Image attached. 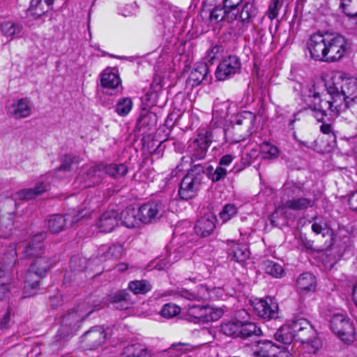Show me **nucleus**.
<instances>
[{"instance_id":"nucleus-1","label":"nucleus","mask_w":357,"mask_h":357,"mask_svg":"<svg viewBox=\"0 0 357 357\" xmlns=\"http://www.w3.org/2000/svg\"><path fill=\"white\" fill-rule=\"evenodd\" d=\"M51 266L50 259L44 255L32 260L29 270L24 277L23 297H30L36 294L40 278L46 275Z\"/></svg>"},{"instance_id":"nucleus-2","label":"nucleus","mask_w":357,"mask_h":357,"mask_svg":"<svg viewBox=\"0 0 357 357\" xmlns=\"http://www.w3.org/2000/svg\"><path fill=\"white\" fill-rule=\"evenodd\" d=\"M295 340L304 344V349L310 354H317L321 348L322 342L317 335L312 325L305 319H299L293 322Z\"/></svg>"},{"instance_id":"nucleus-3","label":"nucleus","mask_w":357,"mask_h":357,"mask_svg":"<svg viewBox=\"0 0 357 357\" xmlns=\"http://www.w3.org/2000/svg\"><path fill=\"white\" fill-rule=\"evenodd\" d=\"M204 173V168L201 165H196L188 171L178 190V195L182 199L188 200L197 195L201 188Z\"/></svg>"},{"instance_id":"nucleus-4","label":"nucleus","mask_w":357,"mask_h":357,"mask_svg":"<svg viewBox=\"0 0 357 357\" xmlns=\"http://www.w3.org/2000/svg\"><path fill=\"white\" fill-rule=\"evenodd\" d=\"M327 57L326 62L340 60L348 52L350 45L345 38L337 33H326Z\"/></svg>"},{"instance_id":"nucleus-5","label":"nucleus","mask_w":357,"mask_h":357,"mask_svg":"<svg viewBox=\"0 0 357 357\" xmlns=\"http://www.w3.org/2000/svg\"><path fill=\"white\" fill-rule=\"evenodd\" d=\"M16 260V252L11 250L0 261V300L6 298L10 293L8 285L12 281L11 268Z\"/></svg>"},{"instance_id":"nucleus-6","label":"nucleus","mask_w":357,"mask_h":357,"mask_svg":"<svg viewBox=\"0 0 357 357\" xmlns=\"http://www.w3.org/2000/svg\"><path fill=\"white\" fill-rule=\"evenodd\" d=\"M187 316L191 321L202 323H208L218 321L223 314L222 310L209 305H188Z\"/></svg>"},{"instance_id":"nucleus-7","label":"nucleus","mask_w":357,"mask_h":357,"mask_svg":"<svg viewBox=\"0 0 357 357\" xmlns=\"http://www.w3.org/2000/svg\"><path fill=\"white\" fill-rule=\"evenodd\" d=\"M221 293L220 288L209 289L207 286L201 284L193 291L184 288L178 289L174 295L176 297L184 298L190 301H206L217 299Z\"/></svg>"},{"instance_id":"nucleus-8","label":"nucleus","mask_w":357,"mask_h":357,"mask_svg":"<svg viewBox=\"0 0 357 357\" xmlns=\"http://www.w3.org/2000/svg\"><path fill=\"white\" fill-rule=\"evenodd\" d=\"M332 331L342 341L347 342L352 340L354 328L352 321L342 314H334L331 320Z\"/></svg>"},{"instance_id":"nucleus-9","label":"nucleus","mask_w":357,"mask_h":357,"mask_svg":"<svg viewBox=\"0 0 357 357\" xmlns=\"http://www.w3.org/2000/svg\"><path fill=\"white\" fill-rule=\"evenodd\" d=\"M351 76L343 72H336L331 75L321 76L317 79L314 87L326 89H349Z\"/></svg>"},{"instance_id":"nucleus-10","label":"nucleus","mask_w":357,"mask_h":357,"mask_svg":"<svg viewBox=\"0 0 357 357\" xmlns=\"http://www.w3.org/2000/svg\"><path fill=\"white\" fill-rule=\"evenodd\" d=\"M255 119V115L248 111H243L238 115L236 123L232 127V131L234 132H239V134L234 136L232 140L234 142H239L243 140L246 136L249 135Z\"/></svg>"},{"instance_id":"nucleus-11","label":"nucleus","mask_w":357,"mask_h":357,"mask_svg":"<svg viewBox=\"0 0 357 357\" xmlns=\"http://www.w3.org/2000/svg\"><path fill=\"white\" fill-rule=\"evenodd\" d=\"M211 142V135L209 132L199 133L195 138L189 141L188 149L192 161L204 158Z\"/></svg>"},{"instance_id":"nucleus-12","label":"nucleus","mask_w":357,"mask_h":357,"mask_svg":"<svg viewBox=\"0 0 357 357\" xmlns=\"http://www.w3.org/2000/svg\"><path fill=\"white\" fill-rule=\"evenodd\" d=\"M310 57L315 61H325L327 57L326 33L312 34L307 43Z\"/></svg>"},{"instance_id":"nucleus-13","label":"nucleus","mask_w":357,"mask_h":357,"mask_svg":"<svg viewBox=\"0 0 357 357\" xmlns=\"http://www.w3.org/2000/svg\"><path fill=\"white\" fill-rule=\"evenodd\" d=\"M6 111L7 115L14 119H25L31 116L33 103L27 98H20L7 104Z\"/></svg>"},{"instance_id":"nucleus-14","label":"nucleus","mask_w":357,"mask_h":357,"mask_svg":"<svg viewBox=\"0 0 357 357\" xmlns=\"http://www.w3.org/2000/svg\"><path fill=\"white\" fill-rule=\"evenodd\" d=\"M165 212L160 202H151L142 204L138 208L139 220L143 224H150L159 220Z\"/></svg>"},{"instance_id":"nucleus-15","label":"nucleus","mask_w":357,"mask_h":357,"mask_svg":"<svg viewBox=\"0 0 357 357\" xmlns=\"http://www.w3.org/2000/svg\"><path fill=\"white\" fill-rule=\"evenodd\" d=\"M241 63L238 56L230 55L224 59L218 65L215 77L218 80H225L231 75H234L240 70Z\"/></svg>"},{"instance_id":"nucleus-16","label":"nucleus","mask_w":357,"mask_h":357,"mask_svg":"<svg viewBox=\"0 0 357 357\" xmlns=\"http://www.w3.org/2000/svg\"><path fill=\"white\" fill-rule=\"evenodd\" d=\"M252 305L255 312L262 319H271L278 317V304L271 297L256 300Z\"/></svg>"},{"instance_id":"nucleus-17","label":"nucleus","mask_w":357,"mask_h":357,"mask_svg":"<svg viewBox=\"0 0 357 357\" xmlns=\"http://www.w3.org/2000/svg\"><path fill=\"white\" fill-rule=\"evenodd\" d=\"M316 200L307 197H298L288 199L284 204L276 207L275 212L283 213L286 208L293 211H302L314 206Z\"/></svg>"},{"instance_id":"nucleus-18","label":"nucleus","mask_w":357,"mask_h":357,"mask_svg":"<svg viewBox=\"0 0 357 357\" xmlns=\"http://www.w3.org/2000/svg\"><path fill=\"white\" fill-rule=\"evenodd\" d=\"M106 339L105 330L101 326H96L86 331L82 337V342L90 349H93L100 346Z\"/></svg>"},{"instance_id":"nucleus-19","label":"nucleus","mask_w":357,"mask_h":357,"mask_svg":"<svg viewBox=\"0 0 357 357\" xmlns=\"http://www.w3.org/2000/svg\"><path fill=\"white\" fill-rule=\"evenodd\" d=\"M208 66L206 61L196 63L188 79L187 85L192 88L196 87L204 79H206L209 71Z\"/></svg>"},{"instance_id":"nucleus-20","label":"nucleus","mask_w":357,"mask_h":357,"mask_svg":"<svg viewBox=\"0 0 357 357\" xmlns=\"http://www.w3.org/2000/svg\"><path fill=\"white\" fill-rule=\"evenodd\" d=\"M215 217L209 213L197 220L194 229L200 237H206L211 235L215 228Z\"/></svg>"},{"instance_id":"nucleus-21","label":"nucleus","mask_w":357,"mask_h":357,"mask_svg":"<svg viewBox=\"0 0 357 357\" xmlns=\"http://www.w3.org/2000/svg\"><path fill=\"white\" fill-rule=\"evenodd\" d=\"M104 174V164L100 163L90 167L85 172L86 178L79 176L78 181H82L84 179L83 188H88L98 184L102 179Z\"/></svg>"},{"instance_id":"nucleus-22","label":"nucleus","mask_w":357,"mask_h":357,"mask_svg":"<svg viewBox=\"0 0 357 357\" xmlns=\"http://www.w3.org/2000/svg\"><path fill=\"white\" fill-rule=\"evenodd\" d=\"M330 94L333 99V102H328L331 106L335 104L336 107L342 108L344 105V108H349L357 102V91L349 95L347 94L345 91H332Z\"/></svg>"},{"instance_id":"nucleus-23","label":"nucleus","mask_w":357,"mask_h":357,"mask_svg":"<svg viewBox=\"0 0 357 357\" xmlns=\"http://www.w3.org/2000/svg\"><path fill=\"white\" fill-rule=\"evenodd\" d=\"M119 221V213L116 211H107L100 215L97 226L102 232H110L118 225Z\"/></svg>"},{"instance_id":"nucleus-24","label":"nucleus","mask_w":357,"mask_h":357,"mask_svg":"<svg viewBox=\"0 0 357 357\" xmlns=\"http://www.w3.org/2000/svg\"><path fill=\"white\" fill-rule=\"evenodd\" d=\"M42 234H37L33 236L31 243H29L22 252L25 258H31L32 260L36 257H41L44 254V245L42 242Z\"/></svg>"},{"instance_id":"nucleus-25","label":"nucleus","mask_w":357,"mask_h":357,"mask_svg":"<svg viewBox=\"0 0 357 357\" xmlns=\"http://www.w3.org/2000/svg\"><path fill=\"white\" fill-rule=\"evenodd\" d=\"M298 291L303 294L314 293L316 291L317 280L310 273L301 274L296 280Z\"/></svg>"},{"instance_id":"nucleus-26","label":"nucleus","mask_w":357,"mask_h":357,"mask_svg":"<svg viewBox=\"0 0 357 357\" xmlns=\"http://www.w3.org/2000/svg\"><path fill=\"white\" fill-rule=\"evenodd\" d=\"M312 230L316 234H321L324 238H327L322 247L323 249H329L331 248L334 243L335 235L333 230L331 229L327 224L314 222L312 225Z\"/></svg>"},{"instance_id":"nucleus-27","label":"nucleus","mask_w":357,"mask_h":357,"mask_svg":"<svg viewBox=\"0 0 357 357\" xmlns=\"http://www.w3.org/2000/svg\"><path fill=\"white\" fill-rule=\"evenodd\" d=\"M122 224L128 228L139 227L142 223L138 215V210L134 208H126L121 213Z\"/></svg>"},{"instance_id":"nucleus-28","label":"nucleus","mask_w":357,"mask_h":357,"mask_svg":"<svg viewBox=\"0 0 357 357\" xmlns=\"http://www.w3.org/2000/svg\"><path fill=\"white\" fill-rule=\"evenodd\" d=\"M275 344L270 340H262L256 342L253 349L255 357H269L274 355Z\"/></svg>"},{"instance_id":"nucleus-29","label":"nucleus","mask_w":357,"mask_h":357,"mask_svg":"<svg viewBox=\"0 0 357 357\" xmlns=\"http://www.w3.org/2000/svg\"><path fill=\"white\" fill-rule=\"evenodd\" d=\"M275 339L283 344H290L295 340L293 323L291 325H284L274 335Z\"/></svg>"},{"instance_id":"nucleus-30","label":"nucleus","mask_w":357,"mask_h":357,"mask_svg":"<svg viewBox=\"0 0 357 357\" xmlns=\"http://www.w3.org/2000/svg\"><path fill=\"white\" fill-rule=\"evenodd\" d=\"M105 174L115 179L123 177L128 172V167L123 163L104 164Z\"/></svg>"},{"instance_id":"nucleus-31","label":"nucleus","mask_w":357,"mask_h":357,"mask_svg":"<svg viewBox=\"0 0 357 357\" xmlns=\"http://www.w3.org/2000/svg\"><path fill=\"white\" fill-rule=\"evenodd\" d=\"M258 9L255 5V0L245 2L239 14V20L243 24L249 23L256 17Z\"/></svg>"},{"instance_id":"nucleus-32","label":"nucleus","mask_w":357,"mask_h":357,"mask_svg":"<svg viewBox=\"0 0 357 357\" xmlns=\"http://www.w3.org/2000/svg\"><path fill=\"white\" fill-rule=\"evenodd\" d=\"M100 82L104 88L115 89L121 84V79L117 74L105 70L101 75Z\"/></svg>"},{"instance_id":"nucleus-33","label":"nucleus","mask_w":357,"mask_h":357,"mask_svg":"<svg viewBox=\"0 0 357 357\" xmlns=\"http://www.w3.org/2000/svg\"><path fill=\"white\" fill-rule=\"evenodd\" d=\"M261 334V331L260 328L257 326L255 323L241 321L239 337L245 339L252 336H259Z\"/></svg>"},{"instance_id":"nucleus-34","label":"nucleus","mask_w":357,"mask_h":357,"mask_svg":"<svg viewBox=\"0 0 357 357\" xmlns=\"http://www.w3.org/2000/svg\"><path fill=\"white\" fill-rule=\"evenodd\" d=\"M122 357H151L146 349L140 344L128 345L123 349Z\"/></svg>"},{"instance_id":"nucleus-35","label":"nucleus","mask_w":357,"mask_h":357,"mask_svg":"<svg viewBox=\"0 0 357 357\" xmlns=\"http://www.w3.org/2000/svg\"><path fill=\"white\" fill-rule=\"evenodd\" d=\"M22 31V26L12 22H5L1 24V31L6 37H18Z\"/></svg>"},{"instance_id":"nucleus-36","label":"nucleus","mask_w":357,"mask_h":357,"mask_svg":"<svg viewBox=\"0 0 357 357\" xmlns=\"http://www.w3.org/2000/svg\"><path fill=\"white\" fill-rule=\"evenodd\" d=\"M156 122L157 116L155 113L143 109L137 119V127L141 129L148 126H153L156 124Z\"/></svg>"},{"instance_id":"nucleus-37","label":"nucleus","mask_w":357,"mask_h":357,"mask_svg":"<svg viewBox=\"0 0 357 357\" xmlns=\"http://www.w3.org/2000/svg\"><path fill=\"white\" fill-rule=\"evenodd\" d=\"M241 321L237 319L222 323L221 325L222 332L225 335L233 337H239Z\"/></svg>"},{"instance_id":"nucleus-38","label":"nucleus","mask_w":357,"mask_h":357,"mask_svg":"<svg viewBox=\"0 0 357 357\" xmlns=\"http://www.w3.org/2000/svg\"><path fill=\"white\" fill-rule=\"evenodd\" d=\"M259 152L261 158L266 160H274L278 158L279 156L278 149L275 146L267 142H264L261 144L259 146Z\"/></svg>"},{"instance_id":"nucleus-39","label":"nucleus","mask_w":357,"mask_h":357,"mask_svg":"<svg viewBox=\"0 0 357 357\" xmlns=\"http://www.w3.org/2000/svg\"><path fill=\"white\" fill-rule=\"evenodd\" d=\"M66 218L61 215H54L48 220L47 227L52 233H57L63 229Z\"/></svg>"},{"instance_id":"nucleus-40","label":"nucleus","mask_w":357,"mask_h":357,"mask_svg":"<svg viewBox=\"0 0 357 357\" xmlns=\"http://www.w3.org/2000/svg\"><path fill=\"white\" fill-rule=\"evenodd\" d=\"M265 272L275 278H280L284 275V269L282 266L271 260H266L264 262Z\"/></svg>"},{"instance_id":"nucleus-41","label":"nucleus","mask_w":357,"mask_h":357,"mask_svg":"<svg viewBox=\"0 0 357 357\" xmlns=\"http://www.w3.org/2000/svg\"><path fill=\"white\" fill-rule=\"evenodd\" d=\"M132 107V101L130 98H120L115 106L116 112L121 116H127Z\"/></svg>"},{"instance_id":"nucleus-42","label":"nucleus","mask_w":357,"mask_h":357,"mask_svg":"<svg viewBox=\"0 0 357 357\" xmlns=\"http://www.w3.org/2000/svg\"><path fill=\"white\" fill-rule=\"evenodd\" d=\"M129 289L135 294H146L151 289V284L146 280L132 281L129 283Z\"/></svg>"},{"instance_id":"nucleus-43","label":"nucleus","mask_w":357,"mask_h":357,"mask_svg":"<svg viewBox=\"0 0 357 357\" xmlns=\"http://www.w3.org/2000/svg\"><path fill=\"white\" fill-rule=\"evenodd\" d=\"M227 174V171L223 167L218 166L213 171V167H209L207 169L206 175L213 183L218 182L224 179Z\"/></svg>"},{"instance_id":"nucleus-44","label":"nucleus","mask_w":357,"mask_h":357,"mask_svg":"<svg viewBox=\"0 0 357 357\" xmlns=\"http://www.w3.org/2000/svg\"><path fill=\"white\" fill-rule=\"evenodd\" d=\"M340 7L351 17H357V0H341Z\"/></svg>"},{"instance_id":"nucleus-45","label":"nucleus","mask_w":357,"mask_h":357,"mask_svg":"<svg viewBox=\"0 0 357 357\" xmlns=\"http://www.w3.org/2000/svg\"><path fill=\"white\" fill-rule=\"evenodd\" d=\"M14 227V222L13 215L9 214L7 216H3L0 219V230L4 237L10 235Z\"/></svg>"},{"instance_id":"nucleus-46","label":"nucleus","mask_w":357,"mask_h":357,"mask_svg":"<svg viewBox=\"0 0 357 357\" xmlns=\"http://www.w3.org/2000/svg\"><path fill=\"white\" fill-rule=\"evenodd\" d=\"M29 9L33 15L40 17L45 13L48 12V10H52V6H48L47 4V1L44 0H40V1L37 4H35L33 3V0H31Z\"/></svg>"},{"instance_id":"nucleus-47","label":"nucleus","mask_w":357,"mask_h":357,"mask_svg":"<svg viewBox=\"0 0 357 357\" xmlns=\"http://www.w3.org/2000/svg\"><path fill=\"white\" fill-rule=\"evenodd\" d=\"M234 257L237 261H245L250 257V250L248 245L238 244L233 248Z\"/></svg>"},{"instance_id":"nucleus-48","label":"nucleus","mask_w":357,"mask_h":357,"mask_svg":"<svg viewBox=\"0 0 357 357\" xmlns=\"http://www.w3.org/2000/svg\"><path fill=\"white\" fill-rule=\"evenodd\" d=\"M237 213L238 208L234 204H227L219 213V217L223 222H227L234 217Z\"/></svg>"},{"instance_id":"nucleus-49","label":"nucleus","mask_w":357,"mask_h":357,"mask_svg":"<svg viewBox=\"0 0 357 357\" xmlns=\"http://www.w3.org/2000/svg\"><path fill=\"white\" fill-rule=\"evenodd\" d=\"M192 347L191 344L188 343L178 342L174 343L169 349V353L174 354L175 356H181L185 353L191 351Z\"/></svg>"},{"instance_id":"nucleus-50","label":"nucleus","mask_w":357,"mask_h":357,"mask_svg":"<svg viewBox=\"0 0 357 357\" xmlns=\"http://www.w3.org/2000/svg\"><path fill=\"white\" fill-rule=\"evenodd\" d=\"M84 306H80L79 307V309L76 312H73L64 316L63 319V322L66 324H68V322L74 319L76 321H82L83 319L86 318L90 314H91L92 312L93 311V310H91L86 314H84L83 313L81 312Z\"/></svg>"},{"instance_id":"nucleus-51","label":"nucleus","mask_w":357,"mask_h":357,"mask_svg":"<svg viewBox=\"0 0 357 357\" xmlns=\"http://www.w3.org/2000/svg\"><path fill=\"white\" fill-rule=\"evenodd\" d=\"M179 312L180 307L176 305L171 303L165 304L160 310L161 316L167 319L172 318Z\"/></svg>"},{"instance_id":"nucleus-52","label":"nucleus","mask_w":357,"mask_h":357,"mask_svg":"<svg viewBox=\"0 0 357 357\" xmlns=\"http://www.w3.org/2000/svg\"><path fill=\"white\" fill-rule=\"evenodd\" d=\"M225 8L222 6H217L210 12V20L216 23L224 22Z\"/></svg>"},{"instance_id":"nucleus-53","label":"nucleus","mask_w":357,"mask_h":357,"mask_svg":"<svg viewBox=\"0 0 357 357\" xmlns=\"http://www.w3.org/2000/svg\"><path fill=\"white\" fill-rule=\"evenodd\" d=\"M284 190L287 194L298 195L303 191V185L298 183L287 181L284 184Z\"/></svg>"},{"instance_id":"nucleus-54","label":"nucleus","mask_w":357,"mask_h":357,"mask_svg":"<svg viewBox=\"0 0 357 357\" xmlns=\"http://www.w3.org/2000/svg\"><path fill=\"white\" fill-rule=\"evenodd\" d=\"M125 254V249L121 244H114L108 250V255L114 259H120Z\"/></svg>"},{"instance_id":"nucleus-55","label":"nucleus","mask_w":357,"mask_h":357,"mask_svg":"<svg viewBox=\"0 0 357 357\" xmlns=\"http://www.w3.org/2000/svg\"><path fill=\"white\" fill-rule=\"evenodd\" d=\"M16 198L19 199L29 200L35 198L36 193L33 188L22 189L15 193Z\"/></svg>"},{"instance_id":"nucleus-56","label":"nucleus","mask_w":357,"mask_h":357,"mask_svg":"<svg viewBox=\"0 0 357 357\" xmlns=\"http://www.w3.org/2000/svg\"><path fill=\"white\" fill-rule=\"evenodd\" d=\"M157 97V91H149L142 98V101L147 107H152L156 104Z\"/></svg>"},{"instance_id":"nucleus-57","label":"nucleus","mask_w":357,"mask_h":357,"mask_svg":"<svg viewBox=\"0 0 357 357\" xmlns=\"http://www.w3.org/2000/svg\"><path fill=\"white\" fill-rule=\"evenodd\" d=\"M73 159L72 156L66 155L63 156L61 164L57 169V172H70L71 171V165L73 164Z\"/></svg>"},{"instance_id":"nucleus-58","label":"nucleus","mask_w":357,"mask_h":357,"mask_svg":"<svg viewBox=\"0 0 357 357\" xmlns=\"http://www.w3.org/2000/svg\"><path fill=\"white\" fill-rule=\"evenodd\" d=\"M278 4L279 0H274L270 3L268 6V9L267 10L266 14L271 20H273L275 18H276L278 15Z\"/></svg>"},{"instance_id":"nucleus-59","label":"nucleus","mask_w":357,"mask_h":357,"mask_svg":"<svg viewBox=\"0 0 357 357\" xmlns=\"http://www.w3.org/2000/svg\"><path fill=\"white\" fill-rule=\"evenodd\" d=\"M113 305L115 308L120 310H123L131 307L132 302L130 299V296H128V297L123 298L122 301L113 303Z\"/></svg>"},{"instance_id":"nucleus-60","label":"nucleus","mask_w":357,"mask_h":357,"mask_svg":"<svg viewBox=\"0 0 357 357\" xmlns=\"http://www.w3.org/2000/svg\"><path fill=\"white\" fill-rule=\"evenodd\" d=\"M128 296H130V294L126 290H120L110 295L109 301L113 304L116 302L122 301Z\"/></svg>"},{"instance_id":"nucleus-61","label":"nucleus","mask_w":357,"mask_h":357,"mask_svg":"<svg viewBox=\"0 0 357 357\" xmlns=\"http://www.w3.org/2000/svg\"><path fill=\"white\" fill-rule=\"evenodd\" d=\"M35 192L36 193V196L46 192L49 188V184L47 182L41 181L38 182L35 187L33 188Z\"/></svg>"},{"instance_id":"nucleus-62","label":"nucleus","mask_w":357,"mask_h":357,"mask_svg":"<svg viewBox=\"0 0 357 357\" xmlns=\"http://www.w3.org/2000/svg\"><path fill=\"white\" fill-rule=\"evenodd\" d=\"M220 48V47H219L218 45H215L211 49V50L207 52L206 62L208 63V65L213 64V61L215 58L216 54L218 53Z\"/></svg>"},{"instance_id":"nucleus-63","label":"nucleus","mask_w":357,"mask_h":357,"mask_svg":"<svg viewBox=\"0 0 357 357\" xmlns=\"http://www.w3.org/2000/svg\"><path fill=\"white\" fill-rule=\"evenodd\" d=\"M243 0H223V6L229 10H236Z\"/></svg>"},{"instance_id":"nucleus-64","label":"nucleus","mask_w":357,"mask_h":357,"mask_svg":"<svg viewBox=\"0 0 357 357\" xmlns=\"http://www.w3.org/2000/svg\"><path fill=\"white\" fill-rule=\"evenodd\" d=\"M234 10H229L225 8V14L224 17V22L231 23L237 19V13H234Z\"/></svg>"}]
</instances>
